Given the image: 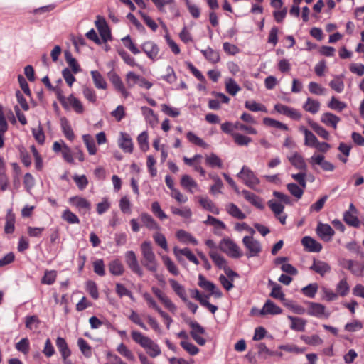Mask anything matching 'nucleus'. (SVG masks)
I'll return each mask as SVG.
<instances>
[{
    "instance_id": "603ef678",
    "label": "nucleus",
    "mask_w": 364,
    "mask_h": 364,
    "mask_svg": "<svg viewBox=\"0 0 364 364\" xmlns=\"http://www.w3.org/2000/svg\"><path fill=\"white\" fill-rule=\"evenodd\" d=\"M6 220L5 232L6 233H12L14 231L15 216L11 210H8Z\"/></svg>"
},
{
    "instance_id": "7ed1b4c3",
    "label": "nucleus",
    "mask_w": 364,
    "mask_h": 364,
    "mask_svg": "<svg viewBox=\"0 0 364 364\" xmlns=\"http://www.w3.org/2000/svg\"><path fill=\"white\" fill-rule=\"evenodd\" d=\"M219 248L232 258H240L242 256L240 247L229 237L224 238L220 241Z\"/></svg>"
},
{
    "instance_id": "58836bf2",
    "label": "nucleus",
    "mask_w": 364,
    "mask_h": 364,
    "mask_svg": "<svg viewBox=\"0 0 364 364\" xmlns=\"http://www.w3.org/2000/svg\"><path fill=\"white\" fill-rule=\"evenodd\" d=\"M141 111L143 115L145 117L146 120L152 126L154 127L158 123V118L156 115L154 114V111L147 107H142Z\"/></svg>"
},
{
    "instance_id": "473e14b6",
    "label": "nucleus",
    "mask_w": 364,
    "mask_h": 364,
    "mask_svg": "<svg viewBox=\"0 0 364 364\" xmlns=\"http://www.w3.org/2000/svg\"><path fill=\"white\" fill-rule=\"evenodd\" d=\"M56 346L61 354L62 358L70 357L71 351L68 346L67 342L63 338L58 337L56 339Z\"/></svg>"
},
{
    "instance_id": "a211bd4d",
    "label": "nucleus",
    "mask_w": 364,
    "mask_h": 364,
    "mask_svg": "<svg viewBox=\"0 0 364 364\" xmlns=\"http://www.w3.org/2000/svg\"><path fill=\"white\" fill-rule=\"evenodd\" d=\"M173 253L178 259H181V256H185L189 261L195 264H198L199 262L196 257L188 248L179 249L176 247L173 248Z\"/></svg>"
},
{
    "instance_id": "bf43d9fd",
    "label": "nucleus",
    "mask_w": 364,
    "mask_h": 364,
    "mask_svg": "<svg viewBox=\"0 0 364 364\" xmlns=\"http://www.w3.org/2000/svg\"><path fill=\"white\" fill-rule=\"evenodd\" d=\"M318 285L317 283H311L303 287L301 291L305 296L309 298H314L318 291Z\"/></svg>"
},
{
    "instance_id": "bb28decb",
    "label": "nucleus",
    "mask_w": 364,
    "mask_h": 364,
    "mask_svg": "<svg viewBox=\"0 0 364 364\" xmlns=\"http://www.w3.org/2000/svg\"><path fill=\"white\" fill-rule=\"evenodd\" d=\"M119 146L125 152L132 153L133 151V143L132 139L126 133H121Z\"/></svg>"
},
{
    "instance_id": "0e129e2a",
    "label": "nucleus",
    "mask_w": 364,
    "mask_h": 364,
    "mask_svg": "<svg viewBox=\"0 0 364 364\" xmlns=\"http://www.w3.org/2000/svg\"><path fill=\"white\" fill-rule=\"evenodd\" d=\"M124 46L128 48L133 54L137 55L140 53V50L132 42L130 36L127 35L122 39Z\"/></svg>"
},
{
    "instance_id": "6ab92c4d",
    "label": "nucleus",
    "mask_w": 364,
    "mask_h": 364,
    "mask_svg": "<svg viewBox=\"0 0 364 364\" xmlns=\"http://www.w3.org/2000/svg\"><path fill=\"white\" fill-rule=\"evenodd\" d=\"M282 309L274 304L271 300H267L262 309L259 311L260 315L272 314L276 315L282 313Z\"/></svg>"
},
{
    "instance_id": "de8ad7c7",
    "label": "nucleus",
    "mask_w": 364,
    "mask_h": 364,
    "mask_svg": "<svg viewBox=\"0 0 364 364\" xmlns=\"http://www.w3.org/2000/svg\"><path fill=\"white\" fill-rule=\"evenodd\" d=\"M117 352L123 357L129 361H134L135 356L134 353L129 350L123 343H121L117 348Z\"/></svg>"
},
{
    "instance_id": "864d4df0",
    "label": "nucleus",
    "mask_w": 364,
    "mask_h": 364,
    "mask_svg": "<svg viewBox=\"0 0 364 364\" xmlns=\"http://www.w3.org/2000/svg\"><path fill=\"white\" fill-rule=\"evenodd\" d=\"M225 88L227 92L231 95H235L240 90V86L236 83V82L232 79L228 78L225 81Z\"/></svg>"
},
{
    "instance_id": "6e6d98bb",
    "label": "nucleus",
    "mask_w": 364,
    "mask_h": 364,
    "mask_svg": "<svg viewBox=\"0 0 364 364\" xmlns=\"http://www.w3.org/2000/svg\"><path fill=\"white\" fill-rule=\"evenodd\" d=\"M162 261L170 273L175 276L178 275V269L177 268L174 262L170 259V257L166 255L163 256Z\"/></svg>"
},
{
    "instance_id": "4468645a",
    "label": "nucleus",
    "mask_w": 364,
    "mask_h": 364,
    "mask_svg": "<svg viewBox=\"0 0 364 364\" xmlns=\"http://www.w3.org/2000/svg\"><path fill=\"white\" fill-rule=\"evenodd\" d=\"M274 109L284 115L289 117L290 118L296 120H299L301 117V114L299 112L294 108L289 107L282 104H277L274 106Z\"/></svg>"
},
{
    "instance_id": "13d9d810",
    "label": "nucleus",
    "mask_w": 364,
    "mask_h": 364,
    "mask_svg": "<svg viewBox=\"0 0 364 364\" xmlns=\"http://www.w3.org/2000/svg\"><path fill=\"white\" fill-rule=\"evenodd\" d=\"M62 218L70 224H78L80 223L78 217L69 209L63 211Z\"/></svg>"
},
{
    "instance_id": "a18cd8bd",
    "label": "nucleus",
    "mask_w": 364,
    "mask_h": 364,
    "mask_svg": "<svg viewBox=\"0 0 364 364\" xmlns=\"http://www.w3.org/2000/svg\"><path fill=\"white\" fill-rule=\"evenodd\" d=\"M177 238L183 242H191L193 245H197L198 241L188 232L180 230L176 232Z\"/></svg>"
},
{
    "instance_id": "b1692460",
    "label": "nucleus",
    "mask_w": 364,
    "mask_h": 364,
    "mask_svg": "<svg viewBox=\"0 0 364 364\" xmlns=\"http://www.w3.org/2000/svg\"><path fill=\"white\" fill-rule=\"evenodd\" d=\"M109 79L115 89L119 92L123 97H127L129 96V93L125 89L124 84L118 75L113 73L110 75Z\"/></svg>"
},
{
    "instance_id": "09e8293b",
    "label": "nucleus",
    "mask_w": 364,
    "mask_h": 364,
    "mask_svg": "<svg viewBox=\"0 0 364 364\" xmlns=\"http://www.w3.org/2000/svg\"><path fill=\"white\" fill-rule=\"evenodd\" d=\"M77 346L82 353L86 358H90L92 356V348L85 339L79 338L77 339Z\"/></svg>"
},
{
    "instance_id": "aec40b11",
    "label": "nucleus",
    "mask_w": 364,
    "mask_h": 364,
    "mask_svg": "<svg viewBox=\"0 0 364 364\" xmlns=\"http://www.w3.org/2000/svg\"><path fill=\"white\" fill-rule=\"evenodd\" d=\"M310 269L316 272L323 277L330 272L331 267L328 263L323 261L314 260L312 265L310 267Z\"/></svg>"
},
{
    "instance_id": "393cba45",
    "label": "nucleus",
    "mask_w": 364,
    "mask_h": 364,
    "mask_svg": "<svg viewBox=\"0 0 364 364\" xmlns=\"http://www.w3.org/2000/svg\"><path fill=\"white\" fill-rule=\"evenodd\" d=\"M157 9L161 12H165L164 6L166 5L170 6V9L172 10L175 15L178 14V11L176 8V5L174 0H151Z\"/></svg>"
},
{
    "instance_id": "79ce46f5",
    "label": "nucleus",
    "mask_w": 364,
    "mask_h": 364,
    "mask_svg": "<svg viewBox=\"0 0 364 364\" xmlns=\"http://www.w3.org/2000/svg\"><path fill=\"white\" fill-rule=\"evenodd\" d=\"M287 190L289 192L294 196L296 199L301 198L304 189L301 186H298L294 183H290L287 185Z\"/></svg>"
},
{
    "instance_id": "69168bd1",
    "label": "nucleus",
    "mask_w": 364,
    "mask_h": 364,
    "mask_svg": "<svg viewBox=\"0 0 364 364\" xmlns=\"http://www.w3.org/2000/svg\"><path fill=\"white\" fill-rule=\"evenodd\" d=\"M268 205L272 211L274 213L275 216H278L282 214L284 209V206L282 204L274 200H269Z\"/></svg>"
},
{
    "instance_id": "2f4dec72",
    "label": "nucleus",
    "mask_w": 364,
    "mask_h": 364,
    "mask_svg": "<svg viewBox=\"0 0 364 364\" xmlns=\"http://www.w3.org/2000/svg\"><path fill=\"white\" fill-rule=\"evenodd\" d=\"M168 282L173 291L183 301H186V292L183 286L179 284L176 280L170 279Z\"/></svg>"
},
{
    "instance_id": "5701e85b",
    "label": "nucleus",
    "mask_w": 364,
    "mask_h": 364,
    "mask_svg": "<svg viewBox=\"0 0 364 364\" xmlns=\"http://www.w3.org/2000/svg\"><path fill=\"white\" fill-rule=\"evenodd\" d=\"M346 267L356 277L364 276V264L353 260L346 261Z\"/></svg>"
},
{
    "instance_id": "a19ab883",
    "label": "nucleus",
    "mask_w": 364,
    "mask_h": 364,
    "mask_svg": "<svg viewBox=\"0 0 364 364\" xmlns=\"http://www.w3.org/2000/svg\"><path fill=\"white\" fill-rule=\"evenodd\" d=\"M68 106L72 107L77 113H82L84 111V107L81 102L73 95H70L67 98V107H68Z\"/></svg>"
},
{
    "instance_id": "8fccbe9b",
    "label": "nucleus",
    "mask_w": 364,
    "mask_h": 364,
    "mask_svg": "<svg viewBox=\"0 0 364 364\" xmlns=\"http://www.w3.org/2000/svg\"><path fill=\"white\" fill-rule=\"evenodd\" d=\"M83 141L90 154L94 155L97 152V148L94 139L90 134L82 136Z\"/></svg>"
},
{
    "instance_id": "7c9ffc66",
    "label": "nucleus",
    "mask_w": 364,
    "mask_h": 364,
    "mask_svg": "<svg viewBox=\"0 0 364 364\" xmlns=\"http://www.w3.org/2000/svg\"><path fill=\"white\" fill-rule=\"evenodd\" d=\"M225 210L227 213L232 217L243 220L246 218V215L234 203H230L226 205Z\"/></svg>"
},
{
    "instance_id": "72a5a7b5",
    "label": "nucleus",
    "mask_w": 364,
    "mask_h": 364,
    "mask_svg": "<svg viewBox=\"0 0 364 364\" xmlns=\"http://www.w3.org/2000/svg\"><path fill=\"white\" fill-rule=\"evenodd\" d=\"M300 130L304 134V144L307 146L315 147L318 141L316 136L305 127H301Z\"/></svg>"
},
{
    "instance_id": "9b49d317",
    "label": "nucleus",
    "mask_w": 364,
    "mask_h": 364,
    "mask_svg": "<svg viewBox=\"0 0 364 364\" xmlns=\"http://www.w3.org/2000/svg\"><path fill=\"white\" fill-rule=\"evenodd\" d=\"M191 328V335L194 341L199 345L203 346L205 340L201 336L205 333L204 328L197 322L191 321L188 322Z\"/></svg>"
},
{
    "instance_id": "39448f33",
    "label": "nucleus",
    "mask_w": 364,
    "mask_h": 364,
    "mask_svg": "<svg viewBox=\"0 0 364 364\" xmlns=\"http://www.w3.org/2000/svg\"><path fill=\"white\" fill-rule=\"evenodd\" d=\"M237 176L246 186L254 190H256V186L260 183L259 179L255 176L254 172L246 166L242 167Z\"/></svg>"
},
{
    "instance_id": "37998d69",
    "label": "nucleus",
    "mask_w": 364,
    "mask_h": 364,
    "mask_svg": "<svg viewBox=\"0 0 364 364\" xmlns=\"http://www.w3.org/2000/svg\"><path fill=\"white\" fill-rule=\"evenodd\" d=\"M205 58L211 63H217L220 61L219 53L210 48L201 50Z\"/></svg>"
},
{
    "instance_id": "423d86ee",
    "label": "nucleus",
    "mask_w": 364,
    "mask_h": 364,
    "mask_svg": "<svg viewBox=\"0 0 364 364\" xmlns=\"http://www.w3.org/2000/svg\"><path fill=\"white\" fill-rule=\"evenodd\" d=\"M307 314L317 318H328L330 316V312L326 311V306L316 302L308 303Z\"/></svg>"
},
{
    "instance_id": "a878e982",
    "label": "nucleus",
    "mask_w": 364,
    "mask_h": 364,
    "mask_svg": "<svg viewBox=\"0 0 364 364\" xmlns=\"http://www.w3.org/2000/svg\"><path fill=\"white\" fill-rule=\"evenodd\" d=\"M181 185L190 193L198 191L197 183L188 175H183L181 177Z\"/></svg>"
},
{
    "instance_id": "2eb2a0df",
    "label": "nucleus",
    "mask_w": 364,
    "mask_h": 364,
    "mask_svg": "<svg viewBox=\"0 0 364 364\" xmlns=\"http://www.w3.org/2000/svg\"><path fill=\"white\" fill-rule=\"evenodd\" d=\"M142 50L151 60H155L159 52V48L156 43L152 41H146L141 46Z\"/></svg>"
},
{
    "instance_id": "e433bc0d",
    "label": "nucleus",
    "mask_w": 364,
    "mask_h": 364,
    "mask_svg": "<svg viewBox=\"0 0 364 364\" xmlns=\"http://www.w3.org/2000/svg\"><path fill=\"white\" fill-rule=\"evenodd\" d=\"M109 270L114 276H120L124 272V266L119 259H114L109 262Z\"/></svg>"
},
{
    "instance_id": "4be33fe9",
    "label": "nucleus",
    "mask_w": 364,
    "mask_h": 364,
    "mask_svg": "<svg viewBox=\"0 0 364 364\" xmlns=\"http://www.w3.org/2000/svg\"><path fill=\"white\" fill-rule=\"evenodd\" d=\"M204 223L212 225L214 228V233L216 235H220L221 231L226 228V225L223 221L211 215H208L207 220L204 221Z\"/></svg>"
},
{
    "instance_id": "4c0bfd02",
    "label": "nucleus",
    "mask_w": 364,
    "mask_h": 364,
    "mask_svg": "<svg viewBox=\"0 0 364 364\" xmlns=\"http://www.w3.org/2000/svg\"><path fill=\"white\" fill-rule=\"evenodd\" d=\"M94 84L98 89L105 90L107 88V82L102 75L97 70L90 72Z\"/></svg>"
},
{
    "instance_id": "f257e3e1",
    "label": "nucleus",
    "mask_w": 364,
    "mask_h": 364,
    "mask_svg": "<svg viewBox=\"0 0 364 364\" xmlns=\"http://www.w3.org/2000/svg\"><path fill=\"white\" fill-rule=\"evenodd\" d=\"M141 253V262L142 265L151 272H156L159 268L156 255L154 252L153 246L150 241H144L140 245Z\"/></svg>"
},
{
    "instance_id": "9d476101",
    "label": "nucleus",
    "mask_w": 364,
    "mask_h": 364,
    "mask_svg": "<svg viewBox=\"0 0 364 364\" xmlns=\"http://www.w3.org/2000/svg\"><path fill=\"white\" fill-rule=\"evenodd\" d=\"M151 290L168 311L173 314L176 312L177 307L175 304L160 289L157 287H152Z\"/></svg>"
},
{
    "instance_id": "c756f323",
    "label": "nucleus",
    "mask_w": 364,
    "mask_h": 364,
    "mask_svg": "<svg viewBox=\"0 0 364 364\" xmlns=\"http://www.w3.org/2000/svg\"><path fill=\"white\" fill-rule=\"evenodd\" d=\"M170 210L172 214L179 215L185 220H190L193 215L191 208L187 206L182 208L171 206Z\"/></svg>"
},
{
    "instance_id": "f3484780",
    "label": "nucleus",
    "mask_w": 364,
    "mask_h": 364,
    "mask_svg": "<svg viewBox=\"0 0 364 364\" xmlns=\"http://www.w3.org/2000/svg\"><path fill=\"white\" fill-rule=\"evenodd\" d=\"M301 243L309 252H318L322 249L321 244L309 236L303 237Z\"/></svg>"
},
{
    "instance_id": "49530a36",
    "label": "nucleus",
    "mask_w": 364,
    "mask_h": 364,
    "mask_svg": "<svg viewBox=\"0 0 364 364\" xmlns=\"http://www.w3.org/2000/svg\"><path fill=\"white\" fill-rule=\"evenodd\" d=\"M209 255L216 266L220 269L225 268L227 262L223 256L214 250L210 251Z\"/></svg>"
},
{
    "instance_id": "1a4fd4ad",
    "label": "nucleus",
    "mask_w": 364,
    "mask_h": 364,
    "mask_svg": "<svg viewBox=\"0 0 364 364\" xmlns=\"http://www.w3.org/2000/svg\"><path fill=\"white\" fill-rule=\"evenodd\" d=\"M309 161L312 166L319 165L324 171L331 172L335 169V166L330 161L325 160V156L322 154H314Z\"/></svg>"
},
{
    "instance_id": "dca6fc26",
    "label": "nucleus",
    "mask_w": 364,
    "mask_h": 364,
    "mask_svg": "<svg viewBox=\"0 0 364 364\" xmlns=\"http://www.w3.org/2000/svg\"><path fill=\"white\" fill-rule=\"evenodd\" d=\"M241 193L244 196V198L252 205L259 208L260 210H263L264 208V205L263 204L262 198L255 195L253 193L250 192L247 190H243Z\"/></svg>"
},
{
    "instance_id": "f704fd0d",
    "label": "nucleus",
    "mask_w": 364,
    "mask_h": 364,
    "mask_svg": "<svg viewBox=\"0 0 364 364\" xmlns=\"http://www.w3.org/2000/svg\"><path fill=\"white\" fill-rule=\"evenodd\" d=\"M321 104L316 100L311 97H308L306 102L303 105V108L313 114H316L320 109Z\"/></svg>"
},
{
    "instance_id": "c85d7f7f",
    "label": "nucleus",
    "mask_w": 364,
    "mask_h": 364,
    "mask_svg": "<svg viewBox=\"0 0 364 364\" xmlns=\"http://www.w3.org/2000/svg\"><path fill=\"white\" fill-rule=\"evenodd\" d=\"M321 121L326 125L336 129L337 124L340 122V118L332 113L326 112L321 115Z\"/></svg>"
},
{
    "instance_id": "e2e57ef3",
    "label": "nucleus",
    "mask_w": 364,
    "mask_h": 364,
    "mask_svg": "<svg viewBox=\"0 0 364 364\" xmlns=\"http://www.w3.org/2000/svg\"><path fill=\"white\" fill-rule=\"evenodd\" d=\"M301 338L308 345L320 346L323 343V340L318 335L302 336Z\"/></svg>"
},
{
    "instance_id": "f03ea898",
    "label": "nucleus",
    "mask_w": 364,
    "mask_h": 364,
    "mask_svg": "<svg viewBox=\"0 0 364 364\" xmlns=\"http://www.w3.org/2000/svg\"><path fill=\"white\" fill-rule=\"evenodd\" d=\"M131 336L133 341L144 348L150 357L156 358L161 355V350L159 346L149 337L144 336L137 331H132Z\"/></svg>"
},
{
    "instance_id": "0eeeda50",
    "label": "nucleus",
    "mask_w": 364,
    "mask_h": 364,
    "mask_svg": "<svg viewBox=\"0 0 364 364\" xmlns=\"http://www.w3.org/2000/svg\"><path fill=\"white\" fill-rule=\"evenodd\" d=\"M125 262L129 268L135 274L141 277L143 275V271L139 264L136 255L132 250H129L125 252L124 255Z\"/></svg>"
},
{
    "instance_id": "052dcab7",
    "label": "nucleus",
    "mask_w": 364,
    "mask_h": 364,
    "mask_svg": "<svg viewBox=\"0 0 364 364\" xmlns=\"http://www.w3.org/2000/svg\"><path fill=\"white\" fill-rule=\"evenodd\" d=\"M329 85L331 89L338 93L342 92L344 90V83L340 76L334 77V78L329 82Z\"/></svg>"
},
{
    "instance_id": "4d7b16f0",
    "label": "nucleus",
    "mask_w": 364,
    "mask_h": 364,
    "mask_svg": "<svg viewBox=\"0 0 364 364\" xmlns=\"http://www.w3.org/2000/svg\"><path fill=\"white\" fill-rule=\"evenodd\" d=\"M234 141L239 146H247L251 141L252 139L249 136H245L240 133L232 134Z\"/></svg>"
},
{
    "instance_id": "5fc2aeb1",
    "label": "nucleus",
    "mask_w": 364,
    "mask_h": 364,
    "mask_svg": "<svg viewBox=\"0 0 364 364\" xmlns=\"http://www.w3.org/2000/svg\"><path fill=\"white\" fill-rule=\"evenodd\" d=\"M57 272L55 270H46L41 279V283L50 285L55 282Z\"/></svg>"
},
{
    "instance_id": "20e7f679",
    "label": "nucleus",
    "mask_w": 364,
    "mask_h": 364,
    "mask_svg": "<svg viewBox=\"0 0 364 364\" xmlns=\"http://www.w3.org/2000/svg\"><path fill=\"white\" fill-rule=\"evenodd\" d=\"M242 244L247 250V257H257L262 252L261 243L252 236H245L242 238Z\"/></svg>"
},
{
    "instance_id": "ddd939ff",
    "label": "nucleus",
    "mask_w": 364,
    "mask_h": 364,
    "mask_svg": "<svg viewBox=\"0 0 364 364\" xmlns=\"http://www.w3.org/2000/svg\"><path fill=\"white\" fill-rule=\"evenodd\" d=\"M316 233L321 240L329 242L331 240L335 232L328 224L318 223L316 228Z\"/></svg>"
},
{
    "instance_id": "774afa93",
    "label": "nucleus",
    "mask_w": 364,
    "mask_h": 364,
    "mask_svg": "<svg viewBox=\"0 0 364 364\" xmlns=\"http://www.w3.org/2000/svg\"><path fill=\"white\" fill-rule=\"evenodd\" d=\"M328 107L331 109L341 112L346 107V103L339 101L335 97H332L328 104Z\"/></svg>"
},
{
    "instance_id": "3c124183",
    "label": "nucleus",
    "mask_w": 364,
    "mask_h": 364,
    "mask_svg": "<svg viewBox=\"0 0 364 364\" xmlns=\"http://www.w3.org/2000/svg\"><path fill=\"white\" fill-rule=\"evenodd\" d=\"M245 106L247 109L252 112H267V109L264 105L257 103L255 101H246Z\"/></svg>"
},
{
    "instance_id": "c9c22d12",
    "label": "nucleus",
    "mask_w": 364,
    "mask_h": 364,
    "mask_svg": "<svg viewBox=\"0 0 364 364\" xmlns=\"http://www.w3.org/2000/svg\"><path fill=\"white\" fill-rule=\"evenodd\" d=\"M288 318L291 321V328L296 331H304L306 324V321L302 318L289 316Z\"/></svg>"
},
{
    "instance_id": "412c9836",
    "label": "nucleus",
    "mask_w": 364,
    "mask_h": 364,
    "mask_svg": "<svg viewBox=\"0 0 364 364\" xmlns=\"http://www.w3.org/2000/svg\"><path fill=\"white\" fill-rule=\"evenodd\" d=\"M95 25L100 32L103 42H107L111 38L110 31L104 19H99L98 21H96Z\"/></svg>"
},
{
    "instance_id": "6e6552de",
    "label": "nucleus",
    "mask_w": 364,
    "mask_h": 364,
    "mask_svg": "<svg viewBox=\"0 0 364 364\" xmlns=\"http://www.w3.org/2000/svg\"><path fill=\"white\" fill-rule=\"evenodd\" d=\"M69 203L75 207L80 214H86L91 209L90 203L85 198L80 196H73L69 198Z\"/></svg>"
},
{
    "instance_id": "338daca9",
    "label": "nucleus",
    "mask_w": 364,
    "mask_h": 364,
    "mask_svg": "<svg viewBox=\"0 0 364 364\" xmlns=\"http://www.w3.org/2000/svg\"><path fill=\"white\" fill-rule=\"evenodd\" d=\"M153 238H154L155 242L159 246H160L162 249H164L166 251L168 250L167 241H166L165 236L162 233H161L159 232L154 233L153 235Z\"/></svg>"
},
{
    "instance_id": "cd10ccee",
    "label": "nucleus",
    "mask_w": 364,
    "mask_h": 364,
    "mask_svg": "<svg viewBox=\"0 0 364 364\" xmlns=\"http://www.w3.org/2000/svg\"><path fill=\"white\" fill-rule=\"evenodd\" d=\"M198 202L204 209L213 213V214H219L220 211L218 208H217L213 202L208 197H198Z\"/></svg>"
},
{
    "instance_id": "680f3d73",
    "label": "nucleus",
    "mask_w": 364,
    "mask_h": 364,
    "mask_svg": "<svg viewBox=\"0 0 364 364\" xmlns=\"http://www.w3.org/2000/svg\"><path fill=\"white\" fill-rule=\"evenodd\" d=\"M16 349L23 353L24 355H27L29 352L30 343L27 338H24L20 340L15 345Z\"/></svg>"
},
{
    "instance_id": "ea45409f",
    "label": "nucleus",
    "mask_w": 364,
    "mask_h": 364,
    "mask_svg": "<svg viewBox=\"0 0 364 364\" xmlns=\"http://www.w3.org/2000/svg\"><path fill=\"white\" fill-rule=\"evenodd\" d=\"M140 218L146 228L151 230H159V225L150 215L147 213H142Z\"/></svg>"
},
{
    "instance_id": "c03bdc74",
    "label": "nucleus",
    "mask_w": 364,
    "mask_h": 364,
    "mask_svg": "<svg viewBox=\"0 0 364 364\" xmlns=\"http://www.w3.org/2000/svg\"><path fill=\"white\" fill-rule=\"evenodd\" d=\"M309 124L318 136H320L324 139H329L330 134L326 129H324L323 127L320 126L318 124L314 122L310 121Z\"/></svg>"
},
{
    "instance_id": "f8f14e48",
    "label": "nucleus",
    "mask_w": 364,
    "mask_h": 364,
    "mask_svg": "<svg viewBox=\"0 0 364 364\" xmlns=\"http://www.w3.org/2000/svg\"><path fill=\"white\" fill-rule=\"evenodd\" d=\"M287 158L290 164L296 168L301 171H306L307 165L303 156L299 153L297 151L291 152L287 156Z\"/></svg>"
}]
</instances>
